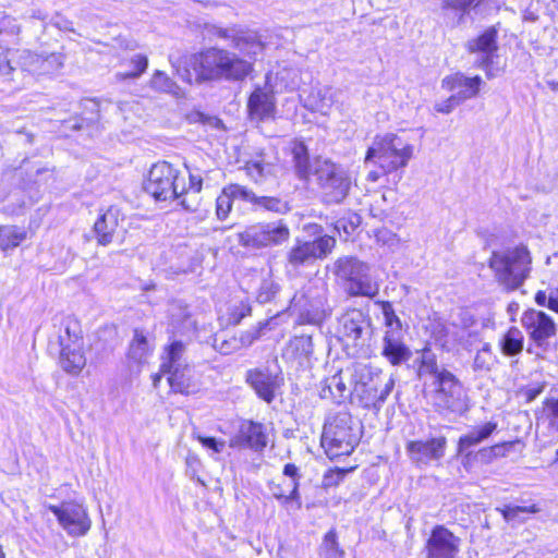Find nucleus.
Wrapping results in <instances>:
<instances>
[{
	"label": "nucleus",
	"instance_id": "nucleus-1",
	"mask_svg": "<svg viewBox=\"0 0 558 558\" xmlns=\"http://www.w3.org/2000/svg\"><path fill=\"white\" fill-rule=\"evenodd\" d=\"M189 65L197 81L243 80L252 70V64L228 50L209 48L191 56Z\"/></svg>",
	"mask_w": 558,
	"mask_h": 558
},
{
	"label": "nucleus",
	"instance_id": "nucleus-2",
	"mask_svg": "<svg viewBox=\"0 0 558 558\" xmlns=\"http://www.w3.org/2000/svg\"><path fill=\"white\" fill-rule=\"evenodd\" d=\"M350 386L363 407L379 410L395 387L392 376L385 377L381 369L355 362L345 368Z\"/></svg>",
	"mask_w": 558,
	"mask_h": 558
},
{
	"label": "nucleus",
	"instance_id": "nucleus-3",
	"mask_svg": "<svg viewBox=\"0 0 558 558\" xmlns=\"http://www.w3.org/2000/svg\"><path fill=\"white\" fill-rule=\"evenodd\" d=\"M489 267L499 286L507 291H515L530 277L532 256L523 244L506 247L492 253Z\"/></svg>",
	"mask_w": 558,
	"mask_h": 558
},
{
	"label": "nucleus",
	"instance_id": "nucleus-4",
	"mask_svg": "<svg viewBox=\"0 0 558 558\" xmlns=\"http://www.w3.org/2000/svg\"><path fill=\"white\" fill-rule=\"evenodd\" d=\"M333 274L342 280L343 290L351 298L374 299L379 293L380 284L372 276L369 265L354 256L339 257L335 262Z\"/></svg>",
	"mask_w": 558,
	"mask_h": 558
},
{
	"label": "nucleus",
	"instance_id": "nucleus-5",
	"mask_svg": "<svg viewBox=\"0 0 558 558\" xmlns=\"http://www.w3.org/2000/svg\"><path fill=\"white\" fill-rule=\"evenodd\" d=\"M413 149L411 144L403 142L396 134L377 135L366 151L365 163L376 158L383 172L390 173L408 166L413 157Z\"/></svg>",
	"mask_w": 558,
	"mask_h": 558
},
{
	"label": "nucleus",
	"instance_id": "nucleus-6",
	"mask_svg": "<svg viewBox=\"0 0 558 558\" xmlns=\"http://www.w3.org/2000/svg\"><path fill=\"white\" fill-rule=\"evenodd\" d=\"M314 175L322 191L324 203L341 204L349 195L352 178L349 170L342 165L329 159H316Z\"/></svg>",
	"mask_w": 558,
	"mask_h": 558
},
{
	"label": "nucleus",
	"instance_id": "nucleus-7",
	"mask_svg": "<svg viewBox=\"0 0 558 558\" xmlns=\"http://www.w3.org/2000/svg\"><path fill=\"white\" fill-rule=\"evenodd\" d=\"M144 190L156 201L166 202L179 199L185 191L184 179L170 163H155L144 183Z\"/></svg>",
	"mask_w": 558,
	"mask_h": 558
},
{
	"label": "nucleus",
	"instance_id": "nucleus-8",
	"mask_svg": "<svg viewBox=\"0 0 558 558\" xmlns=\"http://www.w3.org/2000/svg\"><path fill=\"white\" fill-rule=\"evenodd\" d=\"M356 440L357 437L351 426V416L348 413H338L326 421L322 434V446L330 457L350 454Z\"/></svg>",
	"mask_w": 558,
	"mask_h": 558
},
{
	"label": "nucleus",
	"instance_id": "nucleus-9",
	"mask_svg": "<svg viewBox=\"0 0 558 558\" xmlns=\"http://www.w3.org/2000/svg\"><path fill=\"white\" fill-rule=\"evenodd\" d=\"M239 243L250 248L278 246L290 238V230L283 220L247 226L238 234Z\"/></svg>",
	"mask_w": 558,
	"mask_h": 558
},
{
	"label": "nucleus",
	"instance_id": "nucleus-10",
	"mask_svg": "<svg viewBox=\"0 0 558 558\" xmlns=\"http://www.w3.org/2000/svg\"><path fill=\"white\" fill-rule=\"evenodd\" d=\"M338 332L347 347L351 345L360 352L368 345L372 337V320L367 313L352 308L339 318Z\"/></svg>",
	"mask_w": 558,
	"mask_h": 558
},
{
	"label": "nucleus",
	"instance_id": "nucleus-11",
	"mask_svg": "<svg viewBox=\"0 0 558 558\" xmlns=\"http://www.w3.org/2000/svg\"><path fill=\"white\" fill-rule=\"evenodd\" d=\"M434 389L429 392L433 407L437 412H460L464 408L462 384L451 372H442L433 380Z\"/></svg>",
	"mask_w": 558,
	"mask_h": 558
},
{
	"label": "nucleus",
	"instance_id": "nucleus-12",
	"mask_svg": "<svg viewBox=\"0 0 558 558\" xmlns=\"http://www.w3.org/2000/svg\"><path fill=\"white\" fill-rule=\"evenodd\" d=\"M60 526L71 537L85 536L92 527V519L87 508L77 501H63L60 505H48Z\"/></svg>",
	"mask_w": 558,
	"mask_h": 558
},
{
	"label": "nucleus",
	"instance_id": "nucleus-13",
	"mask_svg": "<svg viewBox=\"0 0 558 558\" xmlns=\"http://www.w3.org/2000/svg\"><path fill=\"white\" fill-rule=\"evenodd\" d=\"M60 348L59 363L64 372L70 375H78L86 365V357L82 350L81 337L72 331L71 322L64 320L58 335Z\"/></svg>",
	"mask_w": 558,
	"mask_h": 558
},
{
	"label": "nucleus",
	"instance_id": "nucleus-14",
	"mask_svg": "<svg viewBox=\"0 0 558 558\" xmlns=\"http://www.w3.org/2000/svg\"><path fill=\"white\" fill-rule=\"evenodd\" d=\"M521 325L529 339L543 351L549 347V341L557 335V325L554 319L543 311L529 308L521 316Z\"/></svg>",
	"mask_w": 558,
	"mask_h": 558
},
{
	"label": "nucleus",
	"instance_id": "nucleus-15",
	"mask_svg": "<svg viewBox=\"0 0 558 558\" xmlns=\"http://www.w3.org/2000/svg\"><path fill=\"white\" fill-rule=\"evenodd\" d=\"M336 245L335 238L322 235L313 241H296L295 245L287 254L290 266L298 268L313 263L318 258H325Z\"/></svg>",
	"mask_w": 558,
	"mask_h": 558
},
{
	"label": "nucleus",
	"instance_id": "nucleus-16",
	"mask_svg": "<svg viewBox=\"0 0 558 558\" xmlns=\"http://www.w3.org/2000/svg\"><path fill=\"white\" fill-rule=\"evenodd\" d=\"M497 29L492 26L477 37L470 39L465 45L470 53L476 54L474 64L476 68L485 70L487 78L494 77L492 65L497 57Z\"/></svg>",
	"mask_w": 558,
	"mask_h": 558
},
{
	"label": "nucleus",
	"instance_id": "nucleus-17",
	"mask_svg": "<svg viewBox=\"0 0 558 558\" xmlns=\"http://www.w3.org/2000/svg\"><path fill=\"white\" fill-rule=\"evenodd\" d=\"M447 439L445 436L433 437L427 440H409L405 452L409 459L417 466L428 465L439 461L445 456Z\"/></svg>",
	"mask_w": 558,
	"mask_h": 558
},
{
	"label": "nucleus",
	"instance_id": "nucleus-18",
	"mask_svg": "<svg viewBox=\"0 0 558 558\" xmlns=\"http://www.w3.org/2000/svg\"><path fill=\"white\" fill-rule=\"evenodd\" d=\"M246 383L256 395L267 403H271L276 391L282 385L283 378L278 373L271 372L268 367H256L246 372Z\"/></svg>",
	"mask_w": 558,
	"mask_h": 558
},
{
	"label": "nucleus",
	"instance_id": "nucleus-19",
	"mask_svg": "<svg viewBox=\"0 0 558 558\" xmlns=\"http://www.w3.org/2000/svg\"><path fill=\"white\" fill-rule=\"evenodd\" d=\"M460 538L442 525L433 529L426 544L427 558H456Z\"/></svg>",
	"mask_w": 558,
	"mask_h": 558
},
{
	"label": "nucleus",
	"instance_id": "nucleus-20",
	"mask_svg": "<svg viewBox=\"0 0 558 558\" xmlns=\"http://www.w3.org/2000/svg\"><path fill=\"white\" fill-rule=\"evenodd\" d=\"M247 111L252 121L260 122L274 118L276 100L272 88L267 85L256 87L248 98Z\"/></svg>",
	"mask_w": 558,
	"mask_h": 558
},
{
	"label": "nucleus",
	"instance_id": "nucleus-21",
	"mask_svg": "<svg viewBox=\"0 0 558 558\" xmlns=\"http://www.w3.org/2000/svg\"><path fill=\"white\" fill-rule=\"evenodd\" d=\"M267 445L264 426L252 421L243 422L238 434L230 439L229 446L238 449L263 450Z\"/></svg>",
	"mask_w": 558,
	"mask_h": 558
},
{
	"label": "nucleus",
	"instance_id": "nucleus-22",
	"mask_svg": "<svg viewBox=\"0 0 558 558\" xmlns=\"http://www.w3.org/2000/svg\"><path fill=\"white\" fill-rule=\"evenodd\" d=\"M209 35L223 39H232L233 47L245 54H256L263 49L262 44L252 33L238 31L235 28H222L216 25L206 27Z\"/></svg>",
	"mask_w": 558,
	"mask_h": 558
},
{
	"label": "nucleus",
	"instance_id": "nucleus-23",
	"mask_svg": "<svg viewBox=\"0 0 558 558\" xmlns=\"http://www.w3.org/2000/svg\"><path fill=\"white\" fill-rule=\"evenodd\" d=\"M482 84L483 80L481 76L468 77L463 73L448 75L441 81V87L447 92L453 93L463 102L476 97Z\"/></svg>",
	"mask_w": 558,
	"mask_h": 558
},
{
	"label": "nucleus",
	"instance_id": "nucleus-24",
	"mask_svg": "<svg viewBox=\"0 0 558 558\" xmlns=\"http://www.w3.org/2000/svg\"><path fill=\"white\" fill-rule=\"evenodd\" d=\"M161 373L168 374V383L174 392L192 395L196 393L201 388V383L194 369L187 364Z\"/></svg>",
	"mask_w": 558,
	"mask_h": 558
},
{
	"label": "nucleus",
	"instance_id": "nucleus-25",
	"mask_svg": "<svg viewBox=\"0 0 558 558\" xmlns=\"http://www.w3.org/2000/svg\"><path fill=\"white\" fill-rule=\"evenodd\" d=\"M381 354L393 366L400 365L411 357V351L402 341L401 332L395 330L385 332Z\"/></svg>",
	"mask_w": 558,
	"mask_h": 558
},
{
	"label": "nucleus",
	"instance_id": "nucleus-26",
	"mask_svg": "<svg viewBox=\"0 0 558 558\" xmlns=\"http://www.w3.org/2000/svg\"><path fill=\"white\" fill-rule=\"evenodd\" d=\"M121 210L117 206H110L102 213L94 225L97 242L100 245H108L113 240V234L121 219Z\"/></svg>",
	"mask_w": 558,
	"mask_h": 558
},
{
	"label": "nucleus",
	"instance_id": "nucleus-27",
	"mask_svg": "<svg viewBox=\"0 0 558 558\" xmlns=\"http://www.w3.org/2000/svg\"><path fill=\"white\" fill-rule=\"evenodd\" d=\"M345 378H349L344 371H339L323 383L319 396L323 399H331L336 403H341L345 398L350 397L354 391L353 387H348Z\"/></svg>",
	"mask_w": 558,
	"mask_h": 558
},
{
	"label": "nucleus",
	"instance_id": "nucleus-28",
	"mask_svg": "<svg viewBox=\"0 0 558 558\" xmlns=\"http://www.w3.org/2000/svg\"><path fill=\"white\" fill-rule=\"evenodd\" d=\"M250 190L239 184H229L225 186L216 199V216L219 220H225L231 213L234 199L247 202Z\"/></svg>",
	"mask_w": 558,
	"mask_h": 558
},
{
	"label": "nucleus",
	"instance_id": "nucleus-29",
	"mask_svg": "<svg viewBox=\"0 0 558 558\" xmlns=\"http://www.w3.org/2000/svg\"><path fill=\"white\" fill-rule=\"evenodd\" d=\"M168 313L169 324L173 330L182 335L193 333L196 330V322L183 302H171L169 304Z\"/></svg>",
	"mask_w": 558,
	"mask_h": 558
},
{
	"label": "nucleus",
	"instance_id": "nucleus-30",
	"mask_svg": "<svg viewBox=\"0 0 558 558\" xmlns=\"http://www.w3.org/2000/svg\"><path fill=\"white\" fill-rule=\"evenodd\" d=\"M497 422H486L483 425L474 426L469 433L462 435L458 441V453H464L486 439L497 429Z\"/></svg>",
	"mask_w": 558,
	"mask_h": 558
},
{
	"label": "nucleus",
	"instance_id": "nucleus-31",
	"mask_svg": "<svg viewBox=\"0 0 558 558\" xmlns=\"http://www.w3.org/2000/svg\"><path fill=\"white\" fill-rule=\"evenodd\" d=\"M335 102V90L330 86H320L312 89L305 99V107L314 112L327 114Z\"/></svg>",
	"mask_w": 558,
	"mask_h": 558
},
{
	"label": "nucleus",
	"instance_id": "nucleus-32",
	"mask_svg": "<svg viewBox=\"0 0 558 558\" xmlns=\"http://www.w3.org/2000/svg\"><path fill=\"white\" fill-rule=\"evenodd\" d=\"M476 336V332L472 329H468L460 326H454V324L449 323L445 327V340L442 345L448 350L453 349L456 347H461L463 349H469L472 345V338Z\"/></svg>",
	"mask_w": 558,
	"mask_h": 558
},
{
	"label": "nucleus",
	"instance_id": "nucleus-33",
	"mask_svg": "<svg viewBox=\"0 0 558 558\" xmlns=\"http://www.w3.org/2000/svg\"><path fill=\"white\" fill-rule=\"evenodd\" d=\"M291 153L298 177L302 180H308L313 171L310 162L308 149L304 142L299 140L293 141L291 143Z\"/></svg>",
	"mask_w": 558,
	"mask_h": 558
},
{
	"label": "nucleus",
	"instance_id": "nucleus-34",
	"mask_svg": "<svg viewBox=\"0 0 558 558\" xmlns=\"http://www.w3.org/2000/svg\"><path fill=\"white\" fill-rule=\"evenodd\" d=\"M250 196L247 202L251 203L256 210L264 209L275 214H287L290 211L289 203L282 198L275 196H257L250 190Z\"/></svg>",
	"mask_w": 558,
	"mask_h": 558
},
{
	"label": "nucleus",
	"instance_id": "nucleus-35",
	"mask_svg": "<svg viewBox=\"0 0 558 558\" xmlns=\"http://www.w3.org/2000/svg\"><path fill=\"white\" fill-rule=\"evenodd\" d=\"M501 353L506 356H515L523 351L524 336L518 327H510L499 341Z\"/></svg>",
	"mask_w": 558,
	"mask_h": 558
},
{
	"label": "nucleus",
	"instance_id": "nucleus-36",
	"mask_svg": "<svg viewBox=\"0 0 558 558\" xmlns=\"http://www.w3.org/2000/svg\"><path fill=\"white\" fill-rule=\"evenodd\" d=\"M442 372H448V369L440 368L437 363L436 354L430 349L425 348L422 351V354L420 357V365H418V369H417L418 377L423 378L425 376H432L435 380L440 377V374Z\"/></svg>",
	"mask_w": 558,
	"mask_h": 558
},
{
	"label": "nucleus",
	"instance_id": "nucleus-37",
	"mask_svg": "<svg viewBox=\"0 0 558 558\" xmlns=\"http://www.w3.org/2000/svg\"><path fill=\"white\" fill-rule=\"evenodd\" d=\"M26 231L16 226L0 227V250L9 251L19 246L26 239Z\"/></svg>",
	"mask_w": 558,
	"mask_h": 558
},
{
	"label": "nucleus",
	"instance_id": "nucleus-38",
	"mask_svg": "<svg viewBox=\"0 0 558 558\" xmlns=\"http://www.w3.org/2000/svg\"><path fill=\"white\" fill-rule=\"evenodd\" d=\"M287 486L289 489L283 488V484L275 482H270L268 485L271 495L276 499L281 500L284 505L290 501H294L296 502L298 508H301L302 502L299 494V483H288Z\"/></svg>",
	"mask_w": 558,
	"mask_h": 558
},
{
	"label": "nucleus",
	"instance_id": "nucleus-39",
	"mask_svg": "<svg viewBox=\"0 0 558 558\" xmlns=\"http://www.w3.org/2000/svg\"><path fill=\"white\" fill-rule=\"evenodd\" d=\"M289 349L300 365L307 362L313 354L312 337L307 335L296 336L290 341Z\"/></svg>",
	"mask_w": 558,
	"mask_h": 558
},
{
	"label": "nucleus",
	"instance_id": "nucleus-40",
	"mask_svg": "<svg viewBox=\"0 0 558 558\" xmlns=\"http://www.w3.org/2000/svg\"><path fill=\"white\" fill-rule=\"evenodd\" d=\"M27 56L36 61H41V65L35 68L36 73L48 74L59 70L63 65V56L61 53L39 54L27 51Z\"/></svg>",
	"mask_w": 558,
	"mask_h": 558
},
{
	"label": "nucleus",
	"instance_id": "nucleus-41",
	"mask_svg": "<svg viewBox=\"0 0 558 558\" xmlns=\"http://www.w3.org/2000/svg\"><path fill=\"white\" fill-rule=\"evenodd\" d=\"M318 556L319 558H345V553L340 547L333 529L325 534L318 548Z\"/></svg>",
	"mask_w": 558,
	"mask_h": 558
},
{
	"label": "nucleus",
	"instance_id": "nucleus-42",
	"mask_svg": "<svg viewBox=\"0 0 558 558\" xmlns=\"http://www.w3.org/2000/svg\"><path fill=\"white\" fill-rule=\"evenodd\" d=\"M149 353V344L146 337L138 330H135L133 340L129 348L128 356L135 363H143Z\"/></svg>",
	"mask_w": 558,
	"mask_h": 558
},
{
	"label": "nucleus",
	"instance_id": "nucleus-43",
	"mask_svg": "<svg viewBox=\"0 0 558 558\" xmlns=\"http://www.w3.org/2000/svg\"><path fill=\"white\" fill-rule=\"evenodd\" d=\"M185 351V345L182 341H173L166 349V357L160 366V372L171 369L177 366L184 365L182 356Z\"/></svg>",
	"mask_w": 558,
	"mask_h": 558
},
{
	"label": "nucleus",
	"instance_id": "nucleus-44",
	"mask_svg": "<svg viewBox=\"0 0 558 558\" xmlns=\"http://www.w3.org/2000/svg\"><path fill=\"white\" fill-rule=\"evenodd\" d=\"M495 361L496 356L492 351L490 344L484 343L474 356L473 369L475 372H489Z\"/></svg>",
	"mask_w": 558,
	"mask_h": 558
},
{
	"label": "nucleus",
	"instance_id": "nucleus-45",
	"mask_svg": "<svg viewBox=\"0 0 558 558\" xmlns=\"http://www.w3.org/2000/svg\"><path fill=\"white\" fill-rule=\"evenodd\" d=\"M130 64L132 65V70L123 73H117V78L128 80L140 77L148 66V59L144 54H135L131 58Z\"/></svg>",
	"mask_w": 558,
	"mask_h": 558
},
{
	"label": "nucleus",
	"instance_id": "nucleus-46",
	"mask_svg": "<svg viewBox=\"0 0 558 558\" xmlns=\"http://www.w3.org/2000/svg\"><path fill=\"white\" fill-rule=\"evenodd\" d=\"M543 404V413L548 422V427L554 434H558V398H546Z\"/></svg>",
	"mask_w": 558,
	"mask_h": 558
},
{
	"label": "nucleus",
	"instance_id": "nucleus-47",
	"mask_svg": "<svg viewBox=\"0 0 558 558\" xmlns=\"http://www.w3.org/2000/svg\"><path fill=\"white\" fill-rule=\"evenodd\" d=\"M150 86L160 92L177 94L179 87L177 84L162 71L157 70L150 80Z\"/></svg>",
	"mask_w": 558,
	"mask_h": 558
},
{
	"label": "nucleus",
	"instance_id": "nucleus-48",
	"mask_svg": "<svg viewBox=\"0 0 558 558\" xmlns=\"http://www.w3.org/2000/svg\"><path fill=\"white\" fill-rule=\"evenodd\" d=\"M497 511H500L507 522H512L519 520L520 513H537L541 509L533 504L531 506H505L497 508Z\"/></svg>",
	"mask_w": 558,
	"mask_h": 558
},
{
	"label": "nucleus",
	"instance_id": "nucleus-49",
	"mask_svg": "<svg viewBox=\"0 0 558 558\" xmlns=\"http://www.w3.org/2000/svg\"><path fill=\"white\" fill-rule=\"evenodd\" d=\"M213 347L219 353L228 355L241 350V340H236L235 336H230L228 338L216 336L214 338Z\"/></svg>",
	"mask_w": 558,
	"mask_h": 558
},
{
	"label": "nucleus",
	"instance_id": "nucleus-50",
	"mask_svg": "<svg viewBox=\"0 0 558 558\" xmlns=\"http://www.w3.org/2000/svg\"><path fill=\"white\" fill-rule=\"evenodd\" d=\"M270 163L266 162L263 155H259L256 159H252L246 162L245 169L247 174L254 180H260L267 171H269Z\"/></svg>",
	"mask_w": 558,
	"mask_h": 558
},
{
	"label": "nucleus",
	"instance_id": "nucleus-51",
	"mask_svg": "<svg viewBox=\"0 0 558 558\" xmlns=\"http://www.w3.org/2000/svg\"><path fill=\"white\" fill-rule=\"evenodd\" d=\"M376 304L380 305L385 318V325L389 328V330L400 332L401 322L396 315L392 304L389 301H379L376 302Z\"/></svg>",
	"mask_w": 558,
	"mask_h": 558
},
{
	"label": "nucleus",
	"instance_id": "nucleus-52",
	"mask_svg": "<svg viewBox=\"0 0 558 558\" xmlns=\"http://www.w3.org/2000/svg\"><path fill=\"white\" fill-rule=\"evenodd\" d=\"M362 218L356 213H349L347 217L337 220L335 228L340 232L342 230L347 235L352 234L361 225Z\"/></svg>",
	"mask_w": 558,
	"mask_h": 558
},
{
	"label": "nucleus",
	"instance_id": "nucleus-53",
	"mask_svg": "<svg viewBox=\"0 0 558 558\" xmlns=\"http://www.w3.org/2000/svg\"><path fill=\"white\" fill-rule=\"evenodd\" d=\"M20 25L16 23V20L13 16L5 14L4 12H0V35L9 34L16 35L20 33Z\"/></svg>",
	"mask_w": 558,
	"mask_h": 558
},
{
	"label": "nucleus",
	"instance_id": "nucleus-54",
	"mask_svg": "<svg viewBox=\"0 0 558 558\" xmlns=\"http://www.w3.org/2000/svg\"><path fill=\"white\" fill-rule=\"evenodd\" d=\"M196 439L203 445L204 448L211 451V453H220L226 447L225 440L217 439L211 436L197 435Z\"/></svg>",
	"mask_w": 558,
	"mask_h": 558
},
{
	"label": "nucleus",
	"instance_id": "nucleus-55",
	"mask_svg": "<svg viewBox=\"0 0 558 558\" xmlns=\"http://www.w3.org/2000/svg\"><path fill=\"white\" fill-rule=\"evenodd\" d=\"M450 323L454 324V326L471 329L475 325L476 320L469 310L460 308Z\"/></svg>",
	"mask_w": 558,
	"mask_h": 558
},
{
	"label": "nucleus",
	"instance_id": "nucleus-56",
	"mask_svg": "<svg viewBox=\"0 0 558 558\" xmlns=\"http://www.w3.org/2000/svg\"><path fill=\"white\" fill-rule=\"evenodd\" d=\"M462 102L463 101L452 93L451 96L448 97L447 99L436 102L434 108L439 113L448 114L452 112L453 109L461 105Z\"/></svg>",
	"mask_w": 558,
	"mask_h": 558
},
{
	"label": "nucleus",
	"instance_id": "nucleus-57",
	"mask_svg": "<svg viewBox=\"0 0 558 558\" xmlns=\"http://www.w3.org/2000/svg\"><path fill=\"white\" fill-rule=\"evenodd\" d=\"M544 384L527 386L522 390V396L525 398L526 402H532L544 391Z\"/></svg>",
	"mask_w": 558,
	"mask_h": 558
},
{
	"label": "nucleus",
	"instance_id": "nucleus-58",
	"mask_svg": "<svg viewBox=\"0 0 558 558\" xmlns=\"http://www.w3.org/2000/svg\"><path fill=\"white\" fill-rule=\"evenodd\" d=\"M203 180L199 175L190 174V187L183 192V195H196L201 192Z\"/></svg>",
	"mask_w": 558,
	"mask_h": 558
},
{
	"label": "nucleus",
	"instance_id": "nucleus-59",
	"mask_svg": "<svg viewBox=\"0 0 558 558\" xmlns=\"http://www.w3.org/2000/svg\"><path fill=\"white\" fill-rule=\"evenodd\" d=\"M483 0H451L449 5L453 9L466 11L469 8L477 7Z\"/></svg>",
	"mask_w": 558,
	"mask_h": 558
},
{
	"label": "nucleus",
	"instance_id": "nucleus-60",
	"mask_svg": "<svg viewBox=\"0 0 558 558\" xmlns=\"http://www.w3.org/2000/svg\"><path fill=\"white\" fill-rule=\"evenodd\" d=\"M14 71L11 65L10 59L8 58V53L0 52V76H10Z\"/></svg>",
	"mask_w": 558,
	"mask_h": 558
},
{
	"label": "nucleus",
	"instance_id": "nucleus-61",
	"mask_svg": "<svg viewBox=\"0 0 558 558\" xmlns=\"http://www.w3.org/2000/svg\"><path fill=\"white\" fill-rule=\"evenodd\" d=\"M52 25L56 26L57 28H59L60 31L74 32V29L72 27V22L62 17L61 15H57L52 20Z\"/></svg>",
	"mask_w": 558,
	"mask_h": 558
},
{
	"label": "nucleus",
	"instance_id": "nucleus-62",
	"mask_svg": "<svg viewBox=\"0 0 558 558\" xmlns=\"http://www.w3.org/2000/svg\"><path fill=\"white\" fill-rule=\"evenodd\" d=\"M283 475L291 478L290 483L298 482L299 483V469L293 463H287L283 468Z\"/></svg>",
	"mask_w": 558,
	"mask_h": 558
},
{
	"label": "nucleus",
	"instance_id": "nucleus-63",
	"mask_svg": "<svg viewBox=\"0 0 558 558\" xmlns=\"http://www.w3.org/2000/svg\"><path fill=\"white\" fill-rule=\"evenodd\" d=\"M258 338V331H246L243 332L240 337H236V340H241V349L244 347L251 345L254 340Z\"/></svg>",
	"mask_w": 558,
	"mask_h": 558
},
{
	"label": "nucleus",
	"instance_id": "nucleus-64",
	"mask_svg": "<svg viewBox=\"0 0 558 558\" xmlns=\"http://www.w3.org/2000/svg\"><path fill=\"white\" fill-rule=\"evenodd\" d=\"M547 307L558 313V290H550V292L548 293Z\"/></svg>",
	"mask_w": 558,
	"mask_h": 558
}]
</instances>
